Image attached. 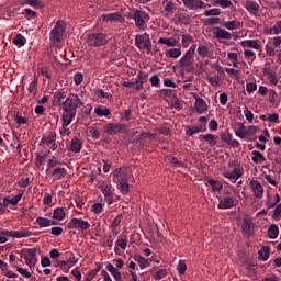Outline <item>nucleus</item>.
Instances as JSON below:
<instances>
[{
	"mask_svg": "<svg viewBox=\"0 0 281 281\" xmlns=\"http://www.w3.org/2000/svg\"><path fill=\"white\" fill-rule=\"evenodd\" d=\"M8 238H11V231H0V245H3V243H8Z\"/></svg>",
	"mask_w": 281,
	"mask_h": 281,
	"instance_id": "45",
	"label": "nucleus"
},
{
	"mask_svg": "<svg viewBox=\"0 0 281 281\" xmlns=\"http://www.w3.org/2000/svg\"><path fill=\"white\" fill-rule=\"evenodd\" d=\"M198 54L202 58H205V56H207V54H210V49L207 48V46L200 44L198 47Z\"/></svg>",
	"mask_w": 281,
	"mask_h": 281,
	"instance_id": "48",
	"label": "nucleus"
},
{
	"mask_svg": "<svg viewBox=\"0 0 281 281\" xmlns=\"http://www.w3.org/2000/svg\"><path fill=\"white\" fill-rule=\"evenodd\" d=\"M281 34V20L278 21L272 29L268 32V34Z\"/></svg>",
	"mask_w": 281,
	"mask_h": 281,
	"instance_id": "56",
	"label": "nucleus"
},
{
	"mask_svg": "<svg viewBox=\"0 0 281 281\" xmlns=\"http://www.w3.org/2000/svg\"><path fill=\"white\" fill-rule=\"evenodd\" d=\"M133 260H134L135 262H137V265H139V268H140V269H146V267H150V262H148V260H147L146 258L142 257V256L138 255V254H135V255L133 256Z\"/></svg>",
	"mask_w": 281,
	"mask_h": 281,
	"instance_id": "29",
	"label": "nucleus"
},
{
	"mask_svg": "<svg viewBox=\"0 0 281 281\" xmlns=\"http://www.w3.org/2000/svg\"><path fill=\"white\" fill-rule=\"evenodd\" d=\"M106 271H109L111 276H113L114 280L122 281V273H120V270H117V268H115L113 263H106Z\"/></svg>",
	"mask_w": 281,
	"mask_h": 281,
	"instance_id": "26",
	"label": "nucleus"
},
{
	"mask_svg": "<svg viewBox=\"0 0 281 281\" xmlns=\"http://www.w3.org/2000/svg\"><path fill=\"white\" fill-rule=\"evenodd\" d=\"M68 266H69V262L65 260H57L55 263V267H58L59 269H61L64 273H69V269L65 270V267H68Z\"/></svg>",
	"mask_w": 281,
	"mask_h": 281,
	"instance_id": "53",
	"label": "nucleus"
},
{
	"mask_svg": "<svg viewBox=\"0 0 281 281\" xmlns=\"http://www.w3.org/2000/svg\"><path fill=\"white\" fill-rule=\"evenodd\" d=\"M143 49H147V52H153V42L150 41V34H148L143 42Z\"/></svg>",
	"mask_w": 281,
	"mask_h": 281,
	"instance_id": "49",
	"label": "nucleus"
},
{
	"mask_svg": "<svg viewBox=\"0 0 281 281\" xmlns=\"http://www.w3.org/2000/svg\"><path fill=\"white\" fill-rule=\"evenodd\" d=\"M259 260L261 262H267L269 260V246H263L259 251H258Z\"/></svg>",
	"mask_w": 281,
	"mask_h": 281,
	"instance_id": "35",
	"label": "nucleus"
},
{
	"mask_svg": "<svg viewBox=\"0 0 281 281\" xmlns=\"http://www.w3.org/2000/svg\"><path fill=\"white\" fill-rule=\"evenodd\" d=\"M214 5H220V8H223V10H225V8H232L233 3L229 0H214Z\"/></svg>",
	"mask_w": 281,
	"mask_h": 281,
	"instance_id": "46",
	"label": "nucleus"
},
{
	"mask_svg": "<svg viewBox=\"0 0 281 281\" xmlns=\"http://www.w3.org/2000/svg\"><path fill=\"white\" fill-rule=\"evenodd\" d=\"M194 100H195L194 109H195L196 113H199L200 115L205 113V111L207 109V103H205L203 98L194 97Z\"/></svg>",
	"mask_w": 281,
	"mask_h": 281,
	"instance_id": "17",
	"label": "nucleus"
},
{
	"mask_svg": "<svg viewBox=\"0 0 281 281\" xmlns=\"http://www.w3.org/2000/svg\"><path fill=\"white\" fill-rule=\"evenodd\" d=\"M68 227L69 229H81V232H86V229L91 227V224L82 218L72 217L68 223Z\"/></svg>",
	"mask_w": 281,
	"mask_h": 281,
	"instance_id": "8",
	"label": "nucleus"
},
{
	"mask_svg": "<svg viewBox=\"0 0 281 281\" xmlns=\"http://www.w3.org/2000/svg\"><path fill=\"white\" fill-rule=\"evenodd\" d=\"M13 43L18 45V47H23V45L27 43V40H25V36H23L21 33H18L13 38Z\"/></svg>",
	"mask_w": 281,
	"mask_h": 281,
	"instance_id": "44",
	"label": "nucleus"
},
{
	"mask_svg": "<svg viewBox=\"0 0 281 281\" xmlns=\"http://www.w3.org/2000/svg\"><path fill=\"white\" fill-rule=\"evenodd\" d=\"M166 276H168V270L166 269H158L151 273V277L154 278V280H164Z\"/></svg>",
	"mask_w": 281,
	"mask_h": 281,
	"instance_id": "42",
	"label": "nucleus"
},
{
	"mask_svg": "<svg viewBox=\"0 0 281 281\" xmlns=\"http://www.w3.org/2000/svg\"><path fill=\"white\" fill-rule=\"evenodd\" d=\"M22 258L25 260V265L30 269H34L38 262V256H41V248H27L21 251Z\"/></svg>",
	"mask_w": 281,
	"mask_h": 281,
	"instance_id": "3",
	"label": "nucleus"
},
{
	"mask_svg": "<svg viewBox=\"0 0 281 281\" xmlns=\"http://www.w3.org/2000/svg\"><path fill=\"white\" fill-rule=\"evenodd\" d=\"M83 105H85V103L82 102L80 97H78V94L71 93L61 103V109H63L64 113H70L72 115H76V113H78V109H80V106H83Z\"/></svg>",
	"mask_w": 281,
	"mask_h": 281,
	"instance_id": "1",
	"label": "nucleus"
},
{
	"mask_svg": "<svg viewBox=\"0 0 281 281\" xmlns=\"http://www.w3.org/2000/svg\"><path fill=\"white\" fill-rule=\"evenodd\" d=\"M131 16L133 21H135V25L136 27H138V30H146V22L150 19V15H148V13L136 9Z\"/></svg>",
	"mask_w": 281,
	"mask_h": 281,
	"instance_id": "5",
	"label": "nucleus"
},
{
	"mask_svg": "<svg viewBox=\"0 0 281 281\" xmlns=\"http://www.w3.org/2000/svg\"><path fill=\"white\" fill-rule=\"evenodd\" d=\"M13 120L16 122L19 126H24V124H27V119L19 114H13Z\"/></svg>",
	"mask_w": 281,
	"mask_h": 281,
	"instance_id": "51",
	"label": "nucleus"
},
{
	"mask_svg": "<svg viewBox=\"0 0 281 281\" xmlns=\"http://www.w3.org/2000/svg\"><path fill=\"white\" fill-rule=\"evenodd\" d=\"M221 9H210L204 12V16H220Z\"/></svg>",
	"mask_w": 281,
	"mask_h": 281,
	"instance_id": "55",
	"label": "nucleus"
},
{
	"mask_svg": "<svg viewBox=\"0 0 281 281\" xmlns=\"http://www.w3.org/2000/svg\"><path fill=\"white\" fill-rule=\"evenodd\" d=\"M131 177L128 169L116 168L113 171V179L115 183H126Z\"/></svg>",
	"mask_w": 281,
	"mask_h": 281,
	"instance_id": "7",
	"label": "nucleus"
},
{
	"mask_svg": "<svg viewBox=\"0 0 281 281\" xmlns=\"http://www.w3.org/2000/svg\"><path fill=\"white\" fill-rule=\"evenodd\" d=\"M213 38H217L218 41H232V33L225 29L214 27L213 29Z\"/></svg>",
	"mask_w": 281,
	"mask_h": 281,
	"instance_id": "10",
	"label": "nucleus"
},
{
	"mask_svg": "<svg viewBox=\"0 0 281 281\" xmlns=\"http://www.w3.org/2000/svg\"><path fill=\"white\" fill-rule=\"evenodd\" d=\"M180 67H190V65H194V55H190L187 53L179 60Z\"/></svg>",
	"mask_w": 281,
	"mask_h": 281,
	"instance_id": "19",
	"label": "nucleus"
},
{
	"mask_svg": "<svg viewBox=\"0 0 281 281\" xmlns=\"http://www.w3.org/2000/svg\"><path fill=\"white\" fill-rule=\"evenodd\" d=\"M54 142H56V132H48L41 139L43 146H49V144H54Z\"/></svg>",
	"mask_w": 281,
	"mask_h": 281,
	"instance_id": "22",
	"label": "nucleus"
},
{
	"mask_svg": "<svg viewBox=\"0 0 281 281\" xmlns=\"http://www.w3.org/2000/svg\"><path fill=\"white\" fill-rule=\"evenodd\" d=\"M234 205H236L234 202V198L223 196L220 200L217 207H218V210H232V207H234Z\"/></svg>",
	"mask_w": 281,
	"mask_h": 281,
	"instance_id": "11",
	"label": "nucleus"
},
{
	"mask_svg": "<svg viewBox=\"0 0 281 281\" xmlns=\"http://www.w3.org/2000/svg\"><path fill=\"white\" fill-rule=\"evenodd\" d=\"M68 150H70V153H75V154L80 153V150H82V140H80V138H78V137L72 138Z\"/></svg>",
	"mask_w": 281,
	"mask_h": 281,
	"instance_id": "20",
	"label": "nucleus"
},
{
	"mask_svg": "<svg viewBox=\"0 0 281 281\" xmlns=\"http://www.w3.org/2000/svg\"><path fill=\"white\" fill-rule=\"evenodd\" d=\"M53 177L56 181H60V179H65L67 177V169L63 167H56L53 171Z\"/></svg>",
	"mask_w": 281,
	"mask_h": 281,
	"instance_id": "27",
	"label": "nucleus"
},
{
	"mask_svg": "<svg viewBox=\"0 0 281 281\" xmlns=\"http://www.w3.org/2000/svg\"><path fill=\"white\" fill-rule=\"evenodd\" d=\"M165 56L167 58H179V56H181V49L178 48H170L165 50Z\"/></svg>",
	"mask_w": 281,
	"mask_h": 281,
	"instance_id": "36",
	"label": "nucleus"
},
{
	"mask_svg": "<svg viewBox=\"0 0 281 281\" xmlns=\"http://www.w3.org/2000/svg\"><path fill=\"white\" fill-rule=\"evenodd\" d=\"M241 231L246 236H252L254 234V222L248 218H244L241 224Z\"/></svg>",
	"mask_w": 281,
	"mask_h": 281,
	"instance_id": "18",
	"label": "nucleus"
},
{
	"mask_svg": "<svg viewBox=\"0 0 281 281\" xmlns=\"http://www.w3.org/2000/svg\"><path fill=\"white\" fill-rule=\"evenodd\" d=\"M58 164H60L58 161V158H56V159H48L46 172H49V170H52V168H56V166H58Z\"/></svg>",
	"mask_w": 281,
	"mask_h": 281,
	"instance_id": "62",
	"label": "nucleus"
},
{
	"mask_svg": "<svg viewBox=\"0 0 281 281\" xmlns=\"http://www.w3.org/2000/svg\"><path fill=\"white\" fill-rule=\"evenodd\" d=\"M244 115H245V117H246V120H247V122L249 123V124H251L252 122H254V112H251V110H249V109H245L244 110Z\"/></svg>",
	"mask_w": 281,
	"mask_h": 281,
	"instance_id": "61",
	"label": "nucleus"
},
{
	"mask_svg": "<svg viewBox=\"0 0 281 281\" xmlns=\"http://www.w3.org/2000/svg\"><path fill=\"white\" fill-rule=\"evenodd\" d=\"M109 43V38H106V34L104 33H92L87 38V44L90 47H103Z\"/></svg>",
	"mask_w": 281,
	"mask_h": 281,
	"instance_id": "4",
	"label": "nucleus"
},
{
	"mask_svg": "<svg viewBox=\"0 0 281 281\" xmlns=\"http://www.w3.org/2000/svg\"><path fill=\"white\" fill-rule=\"evenodd\" d=\"M63 126H69L74 120H76V114L64 112L63 116Z\"/></svg>",
	"mask_w": 281,
	"mask_h": 281,
	"instance_id": "37",
	"label": "nucleus"
},
{
	"mask_svg": "<svg viewBox=\"0 0 281 281\" xmlns=\"http://www.w3.org/2000/svg\"><path fill=\"white\" fill-rule=\"evenodd\" d=\"M280 232V228H278V225L271 224L268 228V236L271 239L278 238V234Z\"/></svg>",
	"mask_w": 281,
	"mask_h": 281,
	"instance_id": "41",
	"label": "nucleus"
},
{
	"mask_svg": "<svg viewBox=\"0 0 281 281\" xmlns=\"http://www.w3.org/2000/svg\"><path fill=\"white\" fill-rule=\"evenodd\" d=\"M119 190L121 191V194H128V182H120L119 183Z\"/></svg>",
	"mask_w": 281,
	"mask_h": 281,
	"instance_id": "58",
	"label": "nucleus"
},
{
	"mask_svg": "<svg viewBox=\"0 0 281 281\" xmlns=\"http://www.w3.org/2000/svg\"><path fill=\"white\" fill-rule=\"evenodd\" d=\"M32 236V232L22 228L20 231H11V238H30Z\"/></svg>",
	"mask_w": 281,
	"mask_h": 281,
	"instance_id": "23",
	"label": "nucleus"
},
{
	"mask_svg": "<svg viewBox=\"0 0 281 281\" xmlns=\"http://www.w3.org/2000/svg\"><path fill=\"white\" fill-rule=\"evenodd\" d=\"M199 139H203L204 142H207L211 148H214L216 144H218V140L214 136V134H202L200 135Z\"/></svg>",
	"mask_w": 281,
	"mask_h": 281,
	"instance_id": "25",
	"label": "nucleus"
},
{
	"mask_svg": "<svg viewBox=\"0 0 281 281\" xmlns=\"http://www.w3.org/2000/svg\"><path fill=\"white\" fill-rule=\"evenodd\" d=\"M36 223L40 227H49V218L40 216L36 218Z\"/></svg>",
	"mask_w": 281,
	"mask_h": 281,
	"instance_id": "54",
	"label": "nucleus"
},
{
	"mask_svg": "<svg viewBox=\"0 0 281 281\" xmlns=\"http://www.w3.org/2000/svg\"><path fill=\"white\" fill-rule=\"evenodd\" d=\"M94 113L98 115V117H109V115H111V109L98 106L94 109Z\"/></svg>",
	"mask_w": 281,
	"mask_h": 281,
	"instance_id": "33",
	"label": "nucleus"
},
{
	"mask_svg": "<svg viewBox=\"0 0 281 281\" xmlns=\"http://www.w3.org/2000/svg\"><path fill=\"white\" fill-rule=\"evenodd\" d=\"M103 21H113L116 23H124L125 19L122 12L108 13L102 15Z\"/></svg>",
	"mask_w": 281,
	"mask_h": 281,
	"instance_id": "12",
	"label": "nucleus"
},
{
	"mask_svg": "<svg viewBox=\"0 0 281 281\" xmlns=\"http://www.w3.org/2000/svg\"><path fill=\"white\" fill-rule=\"evenodd\" d=\"M127 245H128V240L126 238H124L122 236L117 237V239L115 241V248H114L116 256H121L122 252H120V249H123V251H125Z\"/></svg>",
	"mask_w": 281,
	"mask_h": 281,
	"instance_id": "15",
	"label": "nucleus"
},
{
	"mask_svg": "<svg viewBox=\"0 0 281 281\" xmlns=\"http://www.w3.org/2000/svg\"><path fill=\"white\" fill-rule=\"evenodd\" d=\"M21 199H23V193H18L12 199L3 198L2 205H4V207H8V205H19V201H21Z\"/></svg>",
	"mask_w": 281,
	"mask_h": 281,
	"instance_id": "24",
	"label": "nucleus"
},
{
	"mask_svg": "<svg viewBox=\"0 0 281 281\" xmlns=\"http://www.w3.org/2000/svg\"><path fill=\"white\" fill-rule=\"evenodd\" d=\"M241 47H250L251 49H256L260 52V44L256 40H245L240 42Z\"/></svg>",
	"mask_w": 281,
	"mask_h": 281,
	"instance_id": "28",
	"label": "nucleus"
},
{
	"mask_svg": "<svg viewBox=\"0 0 281 281\" xmlns=\"http://www.w3.org/2000/svg\"><path fill=\"white\" fill-rule=\"evenodd\" d=\"M149 82L151 87H156L157 89L158 87H161V79H159V76L157 75H153L151 78L149 79Z\"/></svg>",
	"mask_w": 281,
	"mask_h": 281,
	"instance_id": "52",
	"label": "nucleus"
},
{
	"mask_svg": "<svg viewBox=\"0 0 281 281\" xmlns=\"http://www.w3.org/2000/svg\"><path fill=\"white\" fill-rule=\"evenodd\" d=\"M65 98H67V93L66 92H55L53 95V106H60V102H63V100H65Z\"/></svg>",
	"mask_w": 281,
	"mask_h": 281,
	"instance_id": "30",
	"label": "nucleus"
},
{
	"mask_svg": "<svg viewBox=\"0 0 281 281\" xmlns=\"http://www.w3.org/2000/svg\"><path fill=\"white\" fill-rule=\"evenodd\" d=\"M94 95L101 100H112L113 95L109 92H104L102 89H98L94 91Z\"/></svg>",
	"mask_w": 281,
	"mask_h": 281,
	"instance_id": "40",
	"label": "nucleus"
},
{
	"mask_svg": "<svg viewBox=\"0 0 281 281\" xmlns=\"http://www.w3.org/2000/svg\"><path fill=\"white\" fill-rule=\"evenodd\" d=\"M222 27H226V30H240V22L237 20L226 21L222 23Z\"/></svg>",
	"mask_w": 281,
	"mask_h": 281,
	"instance_id": "31",
	"label": "nucleus"
},
{
	"mask_svg": "<svg viewBox=\"0 0 281 281\" xmlns=\"http://www.w3.org/2000/svg\"><path fill=\"white\" fill-rule=\"evenodd\" d=\"M202 131H205V128H203V125L186 127V134L189 135V137H192V135H196L198 133H202Z\"/></svg>",
	"mask_w": 281,
	"mask_h": 281,
	"instance_id": "32",
	"label": "nucleus"
},
{
	"mask_svg": "<svg viewBox=\"0 0 281 281\" xmlns=\"http://www.w3.org/2000/svg\"><path fill=\"white\" fill-rule=\"evenodd\" d=\"M250 186L254 191V196H256V199H262V194H265V189L262 188V184L258 182V180H251Z\"/></svg>",
	"mask_w": 281,
	"mask_h": 281,
	"instance_id": "14",
	"label": "nucleus"
},
{
	"mask_svg": "<svg viewBox=\"0 0 281 281\" xmlns=\"http://www.w3.org/2000/svg\"><path fill=\"white\" fill-rule=\"evenodd\" d=\"M145 38H148V33L144 34H136L135 35V45L139 49H144V41Z\"/></svg>",
	"mask_w": 281,
	"mask_h": 281,
	"instance_id": "34",
	"label": "nucleus"
},
{
	"mask_svg": "<svg viewBox=\"0 0 281 281\" xmlns=\"http://www.w3.org/2000/svg\"><path fill=\"white\" fill-rule=\"evenodd\" d=\"M88 136L92 139H98L100 137V132L98 131V128L90 126L88 127Z\"/></svg>",
	"mask_w": 281,
	"mask_h": 281,
	"instance_id": "47",
	"label": "nucleus"
},
{
	"mask_svg": "<svg viewBox=\"0 0 281 281\" xmlns=\"http://www.w3.org/2000/svg\"><path fill=\"white\" fill-rule=\"evenodd\" d=\"M128 131V127H126V124L122 123H108L103 127V132L106 133V135H122V133H126Z\"/></svg>",
	"mask_w": 281,
	"mask_h": 281,
	"instance_id": "6",
	"label": "nucleus"
},
{
	"mask_svg": "<svg viewBox=\"0 0 281 281\" xmlns=\"http://www.w3.org/2000/svg\"><path fill=\"white\" fill-rule=\"evenodd\" d=\"M256 133H258V127L250 125L246 130V137H254V135H256Z\"/></svg>",
	"mask_w": 281,
	"mask_h": 281,
	"instance_id": "60",
	"label": "nucleus"
},
{
	"mask_svg": "<svg viewBox=\"0 0 281 281\" xmlns=\"http://www.w3.org/2000/svg\"><path fill=\"white\" fill-rule=\"evenodd\" d=\"M138 82H142L144 85V82H148V74L144 72V71H139L137 74V79Z\"/></svg>",
	"mask_w": 281,
	"mask_h": 281,
	"instance_id": "59",
	"label": "nucleus"
},
{
	"mask_svg": "<svg viewBox=\"0 0 281 281\" xmlns=\"http://www.w3.org/2000/svg\"><path fill=\"white\" fill-rule=\"evenodd\" d=\"M209 82H210L211 87H221V77H218V76L210 77Z\"/></svg>",
	"mask_w": 281,
	"mask_h": 281,
	"instance_id": "57",
	"label": "nucleus"
},
{
	"mask_svg": "<svg viewBox=\"0 0 281 281\" xmlns=\"http://www.w3.org/2000/svg\"><path fill=\"white\" fill-rule=\"evenodd\" d=\"M53 218L55 221H64V218H65V209H63V207L55 209L54 213H53Z\"/></svg>",
	"mask_w": 281,
	"mask_h": 281,
	"instance_id": "43",
	"label": "nucleus"
},
{
	"mask_svg": "<svg viewBox=\"0 0 281 281\" xmlns=\"http://www.w3.org/2000/svg\"><path fill=\"white\" fill-rule=\"evenodd\" d=\"M245 8H246L247 12H249V14H251L252 16H258V12L260 10V4H258L257 2L247 0L245 3Z\"/></svg>",
	"mask_w": 281,
	"mask_h": 281,
	"instance_id": "16",
	"label": "nucleus"
},
{
	"mask_svg": "<svg viewBox=\"0 0 281 281\" xmlns=\"http://www.w3.org/2000/svg\"><path fill=\"white\" fill-rule=\"evenodd\" d=\"M235 135L236 137H239V139L247 138V127H245V124L238 122L235 125Z\"/></svg>",
	"mask_w": 281,
	"mask_h": 281,
	"instance_id": "21",
	"label": "nucleus"
},
{
	"mask_svg": "<svg viewBox=\"0 0 281 281\" xmlns=\"http://www.w3.org/2000/svg\"><path fill=\"white\" fill-rule=\"evenodd\" d=\"M82 80H85V75H82V72H77L74 77L75 85H77V87L82 85Z\"/></svg>",
	"mask_w": 281,
	"mask_h": 281,
	"instance_id": "64",
	"label": "nucleus"
},
{
	"mask_svg": "<svg viewBox=\"0 0 281 281\" xmlns=\"http://www.w3.org/2000/svg\"><path fill=\"white\" fill-rule=\"evenodd\" d=\"M244 170L240 168H235L233 171H224L223 177L229 179L232 183H236L240 177H243Z\"/></svg>",
	"mask_w": 281,
	"mask_h": 281,
	"instance_id": "9",
	"label": "nucleus"
},
{
	"mask_svg": "<svg viewBox=\"0 0 281 281\" xmlns=\"http://www.w3.org/2000/svg\"><path fill=\"white\" fill-rule=\"evenodd\" d=\"M67 31V23L63 20H58L54 26V29L50 31V43H53L55 46L60 45L63 41V36L65 35V32Z\"/></svg>",
	"mask_w": 281,
	"mask_h": 281,
	"instance_id": "2",
	"label": "nucleus"
},
{
	"mask_svg": "<svg viewBox=\"0 0 281 281\" xmlns=\"http://www.w3.org/2000/svg\"><path fill=\"white\" fill-rule=\"evenodd\" d=\"M190 43H192V35H182V47H190Z\"/></svg>",
	"mask_w": 281,
	"mask_h": 281,
	"instance_id": "63",
	"label": "nucleus"
},
{
	"mask_svg": "<svg viewBox=\"0 0 281 281\" xmlns=\"http://www.w3.org/2000/svg\"><path fill=\"white\" fill-rule=\"evenodd\" d=\"M207 183L211 186L213 192H221L223 190V183L218 182V180L209 179Z\"/></svg>",
	"mask_w": 281,
	"mask_h": 281,
	"instance_id": "39",
	"label": "nucleus"
},
{
	"mask_svg": "<svg viewBox=\"0 0 281 281\" xmlns=\"http://www.w3.org/2000/svg\"><path fill=\"white\" fill-rule=\"evenodd\" d=\"M254 164H265L267 161V158L262 156V154L258 150L252 151V157H251Z\"/></svg>",
	"mask_w": 281,
	"mask_h": 281,
	"instance_id": "38",
	"label": "nucleus"
},
{
	"mask_svg": "<svg viewBox=\"0 0 281 281\" xmlns=\"http://www.w3.org/2000/svg\"><path fill=\"white\" fill-rule=\"evenodd\" d=\"M188 269V266L186 265V261L180 260L178 266H177V271L179 276H183Z\"/></svg>",
	"mask_w": 281,
	"mask_h": 281,
	"instance_id": "50",
	"label": "nucleus"
},
{
	"mask_svg": "<svg viewBox=\"0 0 281 281\" xmlns=\"http://www.w3.org/2000/svg\"><path fill=\"white\" fill-rule=\"evenodd\" d=\"M158 43L160 45H166V47H180L181 46V42H179V37L175 38V37H160L158 40Z\"/></svg>",
	"mask_w": 281,
	"mask_h": 281,
	"instance_id": "13",
	"label": "nucleus"
}]
</instances>
